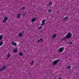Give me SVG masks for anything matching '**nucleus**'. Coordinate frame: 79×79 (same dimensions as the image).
<instances>
[{
  "label": "nucleus",
  "mask_w": 79,
  "mask_h": 79,
  "mask_svg": "<svg viewBox=\"0 0 79 79\" xmlns=\"http://www.w3.org/2000/svg\"><path fill=\"white\" fill-rule=\"evenodd\" d=\"M72 36V34L70 33H69L67 34V35L65 36L66 37L67 39L71 38Z\"/></svg>",
  "instance_id": "obj_1"
},
{
  "label": "nucleus",
  "mask_w": 79,
  "mask_h": 79,
  "mask_svg": "<svg viewBox=\"0 0 79 79\" xmlns=\"http://www.w3.org/2000/svg\"><path fill=\"white\" fill-rule=\"evenodd\" d=\"M63 51H64V47L60 48L58 50V52L59 53H61Z\"/></svg>",
  "instance_id": "obj_2"
},
{
  "label": "nucleus",
  "mask_w": 79,
  "mask_h": 79,
  "mask_svg": "<svg viewBox=\"0 0 79 79\" xmlns=\"http://www.w3.org/2000/svg\"><path fill=\"white\" fill-rule=\"evenodd\" d=\"M45 21H46V20H43L42 21V23L41 24V26H44L45 23Z\"/></svg>",
  "instance_id": "obj_3"
},
{
  "label": "nucleus",
  "mask_w": 79,
  "mask_h": 79,
  "mask_svg": "<svg viewBox=\"0 0 79 79\" xmlns=\"http://www.w3.org/2000/svg\"><path fill=\"white\" fill-rule=\"evenodd\" d=\"M58 63V60H57L53 61V64H56Z\"/></svg>",
  "instance_id": "obj_4"
},
{
  "label": "nucleus",
  "mask_w": 79,
  "mask_h": 79,
  "mask_svg": "<svg viewBox=\"0 0 79 79\" xmlns=\"http://www.w3.org/2000/svg\"><path fill=\"white\" fill-rule=\"evenodd\" d=\"M11 44H12V45H14V46H16L17 45V43H15V42H12Z\"/></svg>",
  "instance_id": "obj_5"
},
{
  "label": "nucleus",
  "mask_w": 79,
  "mask_h": 79,
  "mask_svg": "<svg viewBox=\"0 0 79 79\" xmlns=\"http://www.w3.org/2000/svg\"><path fill=\"white\" fill-rule=\"evenodd\" d=\"M5 68H6V67L5 65H4L2 68L0 69V71H3V69H5Z\"/></svg>",
  "instance_id": "obj_6"
},
{
  "label": "nucleus",
  "mask_w": 79,
  "mask_h": 79,
  "mask_svg": "<svg viewBox=\"0 0 79 79\" xmlns=\"http://www.w3.org/2000/svg\"><path fill=\"white\" fill-rule=\"evenodd\" d=\"M69 19V18H68V17H66L64 18V21H66L67 20H68Z\"/></svg>",
  "instance_id": "obj_7"
},
{
  "label": "nucleus",
  "mask_w": 79,
  "mask_h": 79,
  "mask_svg": "<svg viewBox=\"0 0 79 79\" xmlns=\"http://www.w3.org/2000/svg\"><path fill=\"white\" fill-rule=\"evenodd\" d=\"M13 52L15 53H17V52H18V50L16 49H15L13 51Z\"/></svg>",
  "instance_id": "obj_8"
},
{
  "label": "nucleus",
  "mask_w": 79,
  "mask_h": 79,
  "mask_svg": "<svg viewBox=\"0 0 79 79\" xmlns=\"http://www.w3.org/2000/svg\"><path fill=\"white\" fill-rule=\"evenodd\" d=\"M21 15V13H19V14H18L17 15V18H20V15Z\"/></svg>",
  "instance_id": "obj_9"
},
{
  "label": "nucleus",
  "mask_w": 79,
  "mask_h": 79,
  "mask_svg": "<svg viewBox=\"0 0 79 79\" xmlns=\"http://www.w3.org/2000/svg\"><path fill=\"white\" fill-rule=\"evenodd\" d=\"M4 20H5V21H7V20H8V17L5 16L4 18Z\"/></svg>",
  "instance_id": "obj_10"
},
{
  "label": "nucleus",
  "mask_w": 79,
  "mask_h": 79,
  "mask_svg": "<svg viewBox=\"0 0 79 79\" xmlns=\"http://www.w3.org/2000/svg\"><path fill=\"white\" fill-rule=\"evenodd\" d=\"M3 41H2L1 42H0V47L3 45Z\"/></svg>",
  "instance_id": "obj_11"
},
{
  "label": "nucleus",
  "mask_w": 79,
  "mask_h": 79,
  "mask_svg": "<svg viewBox=\"0 0 79 79\" xmlns=\"http://www.w3.org/2000/svg\"><path fill=\"white\" fill-rule=\"evenodd\" d=\"M3 39V36L2 35H0V41L2 40Z\"/></svg>",
  "instance_id": "obj_12"
},
{
  "label": "nucleus",
  "mask_w": 79,
  "mask_h": 79,
  "mask_svg": "<svg viewBox=\"0 0 79 79\" xmlns=\"http://www.w3.org/2000/svg\"><path fill=\"white\" fill-rule=\"evenodd\" d=\"M23 34L21 33H19V37H21V36H22Z\"/></svg>",
  "instance_id": "obj_13"
},
{
  "label": "nucleus",
  "mask_w": 79,
  "mask_h": 79,
  "mask_svg": "<svg viewBox=\"0 0 79 79\" xmlns=\"http://www.w3.org/2000/svg\"><path fill=\"white\" fill-rule=\"evenodd\" d=\"M34 21H35V19H31L32 22H34Z\"/></svg>",
  "instance_id": "obj_14"
},
{
  "label": "nucleus",
  "mask_w": 79,
  "mask_h": 79,
  "mask_svg": "<svg viewBox=\"0 0 79 79\" xmlns=\"http://www.w3.org/2000/svg\"><path fill=\"white\" fill-rule=\"evenodd\" d=\"M34 61H32L31 62V66L33 65V64H34Z\"/></svg>",
  "instance_id": "obj_15"
},
{
  "label": "nucleus",
  "mask_w": 79,
  "mask_h": 79,
  "mask_svg": "<svg viewBox=\"0 0 79 79\" xmlns=\"http://www.w3.org/2000/svg\"><path fill=\"white\" fill-rule=\"evenodd\" d=\"M67 69H69L71 68V66H67Z\"/></svg>",
  "instance_id": "obj_16"
},
{
  "label": "nucleus",
  "mask_w": 79,
  "mask_h": 79,
  "mask_svg": "<svg viewBox=\"0 0 79 79\" xmlns=\"http://www.w3.org/2000/svg\"><path fill=\"white\" fill-rule=\"evenodd\" d=\"M10 56H11V55H10V53H8V54H7V57H8V58L10 57Z\"/></svg>",
  "instance_id": "obj_17"
},
{
  "label": "nucleus",
  "mask_w": 79,
  "mask_h": 79,
  "mask_svg": "<svg viewBox=\"0 0 79 79\" xmlns=\"http://www.w3.org/2000/svg\"><path fill=\"white\" fill-rule=\"evenodd\" d=\"M52 5V2H49V6H51Z\"/></svg>",
  "instance_id": "obj_18"
},
{
  "label": "nucleus",
  "mask_w": 79,
  "mask_h": 79,
  "mask_svg": "<svg viewBox=\"0 0 79 79\" xmlns=\"http://www.w3.org/2000/svg\"><path fill=\"white\" fill-rule=\"evenodd\" d=\"M48 13H51L52 12V10L51 9H49L48 10Z\"/></svg>",
  "instance_id": "obj_19"
},
{
  "label": "nucleus",
  "mask_w": 79,
  "mask_h": 79,
  "mask_svg": "<svg viewBox=\"0 0 79 79\" xmlns=\"http://www.w3.org/2000/svg\"><path fill=\"white\" fill-rule=\"evenodd\" d=\"M52 36L53 37V38H55L56 37V35H52Z\"/></svg>",
  "instance_id": "obj_20"
},
{
  "label": "nucleus",
  "mask_w": 79,
  "mask_h": 79,
  "mask_svg": "<svg viewBox=\"0 0 79 79\" xmlns=\"http://www.w3.org/2000/svg\"><path fill=\"white\" fill-rule=\"evenodd\" d=\"M67 38L66 37H64L62 39L63 40H66Z\"/></svg>",
  "instance_id": "obj_21"
},
{
  "label": "nucleus",
  "mask_w": 79,
  "mask_h": 79,
  "mask_svg": "<svg viewBox=\"0 0 79 79\" xmlns=\"http://www.w3.org/2000/svg\"><path fill=\"white\" fill-rule=\"evenodd\" d=\"M25 8V7H23L21 9V10H24Z\"/></svg>",
  "instance_id": "obj_22"
},
{
  "label": "nucleus",
  "mask_w": 79,
  "mask_h": 79,
  "mask_svg": "<svg viewBox=\"0 0 79 79\" xmlns=\"http://www.w3.org/2000/svg\"><path fill=\"white\" fill-rule=\"evenodd\" d=\"M19 55L20 56H22V55H23V53H19Z\"/></svg>",
  "instance_id": "obj_23"
},
{
  "label": "nucleus",
  "mask_w": 79,
  "mask_h": 79,
  "mask_svg": "<svg viewBox=\"0 0 79 79\" xmlns=\"http://www.w3.org/2000/svg\"><path fill=\"white\" fill-rule=\"evenodd\" d=\"M6 20H4L3 21V23H6Z\"/></svg>",
  "instance_id": "obj_24"
},
{
  "label": "nucleus",
  "mask_w": 79,
  "mask_h": 79,
  "mask_svg": "<svg viewBox=\"0 0 79 79\" xmlns=\"http://www.w3.org/2000/svg\"><path fill=\"white\" fill-rule=\"evenodd\" d=\"M42 26H40V27H39V29H42Z\"/></svg>",
  "instance_id": "obj_25"
},
{
  "label": "nucleus",
  "mask_w": 79,
  "mask_h": 79,
  "mask_svg": "<svg viewBox=\"0 0 79 79\" xmlns=\"http://www.w3.org/2000/svg\"><path fill=\"white\" fill-rule=\"evenodd\" d=\"M40 41H42V40H43V39H40Z\"/></svg>",
  "instance_id": "obj_26"
},
{
  "label": "nucleus",
  "mask_w": 79,
  "mask_h": 79,
  "mask_svg": "<svg viewBox=\"0 0 79 79\" xmlns=\"http://www.w3.org/2000/svg\"><path fill=\"white\" fill-rule=\"evenodd\" d=\"M73 44V43H72V42H70L69 43V44Z\"/></svg>",
  "instance_id": "obj_27"
},
{
  "label": "nucleus",
  "mask_w": 79,
  "mask_h": 79,
  "mask_svg": "<svg viewBox=\"0 0 79 79\" xmlns=\"http://www.w3.org/2000/svg\"><path fill=\"white\" fill-rule=\"evenodd\" d=\"M40 42V40H38V42Z\"/></svg>",
  "instance_id": "obj_28"
},
{
  "label": "nucleus",
  "mask_w": 79,
  "mask_h": 79,
  "mask_svg": "<svg viewBox=\"0 0 79 79\" xmlns=\"http://www.w3.org/2000/svg\"><path fill=\"white\" fill-rule=\"evenodd\" d=\"M59 79H61V77H60L59 78Z\"/></svg>",
  "instance_id": "obj_29"
}]
</instances>
